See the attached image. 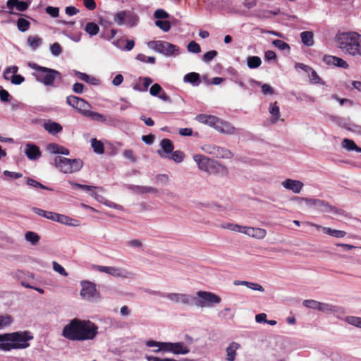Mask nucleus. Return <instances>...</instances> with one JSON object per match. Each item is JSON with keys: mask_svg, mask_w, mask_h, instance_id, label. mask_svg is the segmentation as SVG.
I'll list each match as a JSON object with an SVG mask.
<instances>
[{"mask_svg": "<svg viewBox=\"0 0 361 361\" xmlns=\"http://www.w3.org/2000/svg\"><path fill=\"white\" fill-rule=\"evenodd\" d=\"M99 327L90 320L74 318L63 328L61 336L71 341H92L99 334Z\"/></svg>", "mask_w": 361, "mask_h": 361, "instance_id": "nucleus-1", "label": "nucleus"}, {"mask_svg": "<svg viewBox=\"0 0 361 361\" xmlns=\"http://www.w3.org/2000/svg\"><path fill=\"white\" fill-rule=\"evenodd\" d=\"M336 47L344 54L361 57V35L355 32H338L334 37Z\"/></svg>", "mask_w": 361, "mask_h": 361, "instance_id": "nucleus-2", "label": "nucleus"}, {"mask_svg": "<svg viewBox=\"0 0 361 361\" xmlns=\"http://www.w3.org/2000/svg\"><path fill=\"white\" fill-rule=\"evenodd\" d=\"M28 66L35 71L32 73L35 80L47 87H56V80H61V73L54 69L41 66L34 62H29Z\"/></svg>", "mask_w": 361, "mask_h": 361, "instance_id": "nucleus-3", "label": "nucleus"}, {"mask_svg": "<svg viewBox=\"0 0 361 361\" xmlns=\"http://www.w3.org/2000/svg\"><path fill=\"white\" fill-rule=\"evenodd\" d=\"M193 160L197 164L199 169L208 173L225 174L227 173V169L224 166L202 154L193 155Z\"/></svg>", "mask_w": 361, "mask_h": 361, "instance_id": "nucleus-4", "label": "nucleus"}, {"mask_svg": "<svg viewBox=\"0 0 361 361\" xmlns=\"http://www.w3.org/2000/svg\"><path fill=\"white\" fill-rule=\"evenodd\" d=\"M192 305L200 308H212L221 302V298L212 292L199 290L196 294L192 295Z\"/></svg>", "mask_w": 361, "mask_h": 361, "instance_id": "nucleus-5", "label": "nucleus"}, {"mask_svg": "<svg viewBox=\"0 0 361 361\" xmlns=\"http://www.w3.org/2000/svg\"><path fill=\"white\" fill-rule=\"evenodd\" d=\"M147 47L166 57H175L180 54L179 47L166 41H150L147 42Z\"/></svg>", "mask_w": 361, "mask_h": 361, "instance_id": "nucleus-6", "label": "nucleus"}, {"mask_svg": "<svg viewBox=\"0 0 361 361\" xmlns=\"http://www.w3.org/2000/svg\"><path fill=\"white\" fill-rule=\"evenodd\" d=\"M54 165L63 173H71L79 171L83 166V162L80 159H71L57 156L54 159Z\"/></svg>", "mask_w": 361, "mask_h": 361, "instance_id": "nucleus-7", "label": "nucleus"}, {"mask_svg": "<svg viewBox=\"0 0 361 361\" xmlns=\"http://www.w3.org/2000/svg\"><path fill=\"white\" fill-rule=\"evenodd\" d=\"M294 200L297 201L298 204L304 202L307 207L314 208L323 212L338 213L336 207L319 199L295 197Z\"/></svg>", "mask_w": 361, "mask_h": 361, "instance_id": "nucleus-8", "label": "nucleus"}, {"mask_svg": "<svg viewBox=\"0 0 361 361\" xmlns=\"http://www.w3.org/2000/svg\"><path fill=\"white\" fill-rule=\"evenodd\" d=\"M114 21L118 25H126L128 27H135L139 22L138 16L133 11L124 10L114 15Z\"/></svg>", "mask_w": 361, "mask_h": 361, "instance_id": "nucleus-9", "label": "nucleus"}, {"mask_svg": "<svg viewBox=\"0 0 361 361\" xmlns=\"http://www.w3.org/2000/svg\"><path fill=\"white\" fill-rule=\"evenodd\" d=\"M80 285L82 288L80 295L83 300L94 301L99 298V293L95 283L89 281H82Z\"/></svg>", "mask_w": 361, "mask_h": 361, "instance_id": "nucleus-10", "label": "nucleus"}, {"mask_svg": "<svg viewBox=\"0 0 361 361\" xmlns=\"http://www.w3.org/2000/svg\"><path fill=\"white\" fill-rule=\"evenodd\" d=\"M13 349H25L30 346L29 341L33 338L29 331L11 333Z\"/></svg>", "mask_w": 361, "mask_h": 361, "instance_id": "nucleus-11", "label": "nucleus"}, {"mask_svg": "<svg viewBox=\"0 0 361 361\" xmlns=\"http://www.w3.org/2000/svg\"><path fill=\"white\" fill-rule=\"evenodd\" d=\"M159 296L166 298L170 301L185 305H192V295L178 293H159Z\"/></svg>", "mask_w": 361, "mask_h": 361, "instance_id": "nucleus-12", "label": "nucleus"}, {"mask_svg": "<svg viewBox=\"0 0 361 361\" xmlns=\"http://www.w3.org/2000/svg\"><path fill=\"white\" fill-rule=\"evenodd\" d=\"M202 149L216 158L230 159L232 157L231 151L214 145H204L202 147Z\"/></svg>", "mask_w": 361, "mask_h": 361, "instance_id": "nucleus-13", "label": "nucleus"}, {"mask_svg": "<svg viewBox=\"0 0 361 361\" xmlns=\"http://www.w3.org/2000/svg\"><path fill=\"white\" fill-rule=\"evenodd\" d=\"M167 353L174 355H186L190 352L189 348L183 342H166Z\"/></svg>", "mask_w": 361, "mask_h": 361, "instance_id": "nucleus-14", "label": "nucleus"}, {"mask_svg": "<svg viewBox=\"0 0 361 361\" xmlns=\"http://www.w3.org/2000/svg\"><path fill=\"white\" fill-rule=\"evenodd\" d=\"M216 130L221 133L227 135H240L243 131V130L235 128L229 122L223 121L222 119H220Z\"/></svg>", "mask_w": 361, "mask_h": 361, "instance_id": "nucleus-15", "label": "nucleus"}, {"mask_svg": "<svg viewBox=\"0 0 361 361\" xmlns=\"http://www.w3.org/2000/svg\"><path fill=\"white\" fill-rule=\"evenodd\" d=\"M241 233H244L254 238L263 239L267 235V231L261 228L242 226Z\"/></svg>", "mask_w": 361, "mask_h": 361, "instance_id": "nucleus-16", "label": "nucleus"}, {"mask_svg": "<svg viewBox=\"0 0 361 361\" xmlns=\"http://www.w3.org/2000/svg\"><path fill=\"white\" fill-rule=\"evenodd\" d=\"M281 185L284 188L291 190L296 194L300 193L304 186V184L300 180L290 178L283 180Z\"/></svg>", "mask_w": 361, "mask_h": 361, "instance_id": "nucleus-17", "label": "nucleus"}, {"mask_svg": "<svg viewBox=\"0 0 361 361\" xmlns=\"http://www.w3.org/2000/svg\"><path fill=\"white\" fill-rule=\"evenodd\" d=\"M72 74H73L75 76H76L79 80H82L87 84H90L91 85H100V80L90 75L85 73H82L76 70H73L72 71Z\"/></svg>", "mask_w": 361, "mask_h": 361, "instance_id": "nucleus-18", "label": "nucleus"}, {"mask_svg": "<svg viewBox=\"0 0 361 361\" xmlns=\"http://www.w3.org/2000/svg\"><path fill=\"white\" fill-rule=\"evenodd\" d=\"M240 344L232 341L230 344L226 348V361H235L237 355V350L240 348Z\"/></svg>", "mask_w": 361, "mask_h": 361, "instance_id": "nucleus-19", "label": "nucleus"}, {"mask_svg": "<svg viewBox=\"0 0 361 361\" xmlns=\"http://www.w3.org/2000/svg\"><path fill=\"white\" fill-rule=\"evenodd\" d=\"M161 149L157 151L160 157L167 158L169 154H171L173 150V145L169 139L164 138L160 142Z\"/></svg>", "mask_w": 361, "mask_h": 361, "instance_id": "nucleus-20", "label": "nucleus"}, {"mask_svg": "<svg viewBox=\"0 0 361 361\" xmlns=\"http://www.w3.org/2000/svg\"><path fill=\"white\" fill-rule=\"evenodd\" d=\"M153 82V80L149 77H140L138 82L133 85V89L137 92H147L148 87Z\"/></svg>", "mask_w": 361, "mask_h": 361, "instance_id": "nucleus-21", "label": "nucleus"}, {"mask_svg": "<svg viewBox=\"0 0 361 361\" xmlns=\"http://www.w3.org/2000/svg\"><path fill=\"white\" fill-rule=\"evenodd\" d=\"M24 153L30 160H36L41 156L39 148L37 145L30 143L25 145Z\"/></svg>", "mask_w": 361, "mask_h": 361, "instance_id": "nucleus-22", "label": "nucleus"}, {"mask_svg": "<svg viewBox=\"0 0 361 361\" xmlns=\"http://www.w3.org/2000/svg\"><path fill=\"white\" fill-rule=\"evenodd\" d=\"M13 344L11 334H0V350L10 351L13 349Z\"/></svg>", "mask_w": 361, "mask_h": 361, "instance_id": "nucleus-23", "label": "nucleus"}, {"mask_svg": "<svg viewBox=\"0 0 361 361\" xmlns=\"http://www.w3.org/2000/svg\"><path fill=\"white\" fill-rule=\"evenodd\" d=\"M44 128L51 135H55L59 133H61L63 130L62 126L56 123L55 121H52L51 120H49L46 122H44Z\"/></svg>", "mask_w": 361, "mask_h": 361, "instance_id": "nucleus-24", "label": "nucleus"}, {"mask_svg": "<svg viewBox=\"0 0 361 361\" xmlns=\"http://www.w3.org/2000/svg\"><path fill=\"white\" fill-rule=\"evenodd\" d=\"M111 276L121 279H130L133 277V274L122 267H111Z\"/></svg>", "mask_w": 361, "mask_h": 361, "instance_id": "nucleus-25", "label": "nucleus"}, {"mask_svg": "<svg viewBox=\"0 0 361 361\" xmlns=\"http://www.w3.org/2000/svg\"><path fill=\"white\" fill-rule=\"evenodd\" d=\"M145 345L149 348H154V347L157 348L153 350V352L155 353H158L160 352L167 353L166 342H160V341H153V340H149L145 342Z\"/></svg>", "mask_w": 361, "mask_h": 361, "instance_id": "nucleus-26", "label": "nucleus"}, {"mask_svg": "<svg viewBox=\"0 0 361 361\" xmlns=\"http://www.w3.org/2000/svg\"><path fill=\"white\" fill-rule=\"evenodd\" d=\"M53 221L61 223L64 225H68V226H75L78 225L75 224V222H77L76 220L73 219L66 215L60 214H57V213H55L54 218Z\"/></svg>", "mask_w": 361, "mask_h": 361, "instance_id": "nucleus-27", "label": "nucleus"}, {"mask_svg": "<svg viewBox=\"0 0 361 361\" xmlns=\"http://www.w3.org/2000/svg\"><path fill=\"white\" fill-rule=\"evenodd\" d=\"M183 81L190 83L194 87H197L200 84V74L195 72H191L185 75Z\"/></svg>", "mask_w": 361, "mask_h": 361, "instance_id": "nucleus-28", "label": "nucleus"}, {"mask_svg": "<svg viewBox=\"0 0 361 361\" xmlns=\"http://www.w3.org/2000/svg\"><path fill=\"white\" fill-rule=\"evenodd\" d=\"M47 149L49 152L55 154L68 155L70 152L67 148L60 146L55 143L49 144L47 146Z\"/></svg>", "mask_w": 361, "mask_h": 361, "instance_id": "nucleus-29", "label": "nucleus"}, {"mask_svg": "<svg viewBox=\"0 0 361 361\" xmlns=\"http://www.w3.org/2000/svg\"><path fill=\"white\" fill-rule=\"evenodd\" d=\"M128 188L137 194H144L148 192L157 193L158 192L156 188L151 186H140L131 185Z\"/></svg>", "mask_w": 361, "mask_h": 361, "instance_id": "nucleus-30", "label": "nucleus"}, {"mask_svg": "<svg viewBox=\"0 0 361 361\" xmlns=\"http://www.w3.org/2000/svg\"><path fill=\"white\" fill-rule=\"evenodd\" d=\"M341 146L343 149L348 152L355 151L357 152H361V148L357 146L353 140L348 138H345L343 140Z\"/></svg>", "mask_w": 361, "mask_h": 361, "instance_id": "nucleus-31", "label": "nucleus"}, {"mask_svg": "<svg viewBox=\"0 0 361 361\" xmlns=\"http://www.w3.org/2000/svg\"><path fill=\"white\" fill-rule=\"evenodd\" d=\"M302 44L307 47H312L314 44V35L310 31L302 32L300 35Z\"/></svg>", "mask_w": 361, "mask_h": 361, "instance_id": "nucleus-32", "label": "nucleus"}, {"mask_svg": "<svg viewBox=\"0 0 361 361\" xmlns=\"http://www.w3.org/2000/svg\"><path fill=\"white\" fill-rule=\"evenodd\" d=\"M322 231L330 236L336 238H342L346 235V232L341 230L333 229L329 227L322 228Z\"/></svg>", "mask_w": 361, "mask_h": 361, "instance_id": "nucleus-33", "label": "nucleus"}, {"mask_svg": "<svg viewBox=\"0 0 361 361\" xmlns=\"http://www.w3.org/2000/svg\"><path fill=\"white\" fill-rule=\"evenodd\" d=\"M269 111L272 116L271 121L272 123H276L280 117V109L276 102L271 103L269 104Z\"/></svg>", "mask_w": 361, "mask_h": 361, "instance_id": "nucleus-34", "label": "nucleus"}, {"mask_svg": "<svg viewBox=\"0 0 361 361\" xmlns=\"http://www.w3.org/2000/svg\"><path fill=\"white\" fill-rule=\"evenodd\" d=\"M84 30L89 35L90 37H92L99 33V27L97 23L90 22L85 25Z\"/></svg>", "mask_w": 361, "mask_h": 361, "instance_id": "nucleus-35", "label": "nucleus"}, {"mask_svg": "<svg viewBox=\"0 0 361 361\" xmlns=\"http://www.w3.org/2000/svg\"><path fill=\"white\" fill-rule=\"evenodd\" d=\"M29 47L32 50H37L42 44V39L38 36H30L27 39Z\"/></svg>", "mask_w": 361, "mask_h": 361, "instance_id": "nucleus-36", "label": "nucleus"}, {"mask_svg": "<svg viewBox=\"0 0 361 361\" xmlns=\"http://www.w3.org/2000/svg\"><path fill=\"white\" fill-rule=\"evenodd\" d=\"M262 60L257 56H250L247 58V66L250 69H255L260 66Z\"/></svg>", "mask_w": 361, "mask_h": 361, "instance_id": "nucleus-37", "label": "nucleus"}, {"mask_svg": "<svg viewBox=\"0 0 361 361\" xmlns=\"http://www.w3.org/2000/svg\"><path fill=\"white\" fill-rule=\"evenodd\" d=\"M79 104L76 109L82 116H85L86 113L92 108L91 105L84 99L80 98Z\"/></svg>", "mask_w": 361, "mask_h": 361, "instance_id": "nucleus-38", "label": "nucleus"}, {"mask_svg": "<svg viewBox=\"0 0 361 361\" xmlns=\"http://www.w3.org/2000/svg\"><path fill=\"white\" fill-rule=\"evenodd\" d=\"M250 82L251 84L261 86L262 92L264 94H273L274 93L273 87L268 84H262L261 82L255 80H250Z\"/></svg>", "mask_w": 361, "mask_h": 361, "instance_id": "nucleus-39", "label": "nucleus"}, {"mask_svg": "<svg viewBox=\"0 0 361 361\" xmlns=\"http://www.w3.org/2000/svg\"><path fill=\"white\" fill-rule=\"evenodd\" d=\"M91 146L94 153L97 154H102L104 152V145L100 140H97L96 138L91 140Z\"/></svg>", "mask_w": 361, "mask_h": 361, "instance_id": "nucleus-40", "label": "nucleus"}, {"mask_svg": "<svg viewBox=\"0 0 361 361\" xmlns=\"http://www.w3.org/2000/svg\"><path fill=\"white\" fill-rule=\"evenodd\" d=\"M32 211L34 212V213H35L36 214H37L40 216L44 217L46 219L51 220V221L54 220L55 212H47L42 209L37 208V207H33Z\"/></svg>", "mask_w": 361, "mask_h": 361, "instance_id": "nucleus-41", "label": "nucleus"}, {"mask_svg": "<svg viewBox=\"0 0 361 361\" xmlns=\"http://www.w3.org/2000/svg\"><path fill=\"white\" fill-rule=\"evenodd\" d=\"M85 117H88L93 121H99L102 123L106 122L105 116L100 113L92 111L90 109L86 113Z\"/></svg>", "mask_w": 361, "mask_h": 361, "instance_id": "nucleus-42", "label": "nucleus"}, {"mask_svg": "<svg viewBox=\"0 0 361 361\" xmlns=\"http://www.w3.org/2000/svg\"><path fill=\"white\" fill-rule=\"evenodd\" d=\"M25 239L30 242L32 245H35L39 242L40 237L39 235L33 231H27L25 234Z\"/></svg>", "mask_w": 361, "mask_h": 361, "instance_id": "nucleus-43", "label": "nucleus"}, {"mask_svg": "<svg viewBox=\"0 0 361 361\" xmlns=\"http://www.w3.org/2000/svg\"><path fill=\"white\" fill-rule=\"evenodd\" d=\"M26 183L27 185L36 188H41L43 190H53L52 188H50L46 185H44L41 183L31 178H26Z\"/></svg>", "mask_w": 361, "mask_h": 361, "instance_id": "nucleus-44", "label": "nucleus"}, {"mask_svg": "<svg viewBox=\"0 0 361 361\" xmlns=\"http://www.w3.org/2000/svg\"><path fill=\"white\" fill-rule=\"evenodd\" d=\"M344 320L348 324L361 329V317L355 316H347L344 318Z\"/></svg>", "mask_w": 361, "mask_h": 361, "instance_id": "nucleus-45", "label": "nucleus"}, {"mask_svg": "<svg viewBox=\"0 0 361 361\" xmlns=\"http://www.w3.org/2000/svg\"><path fill=\"white\" fill-rule=\"evenodd\" d=\"M320 302L315 300H305L302 302V305L307 308L319 311Z\"/></svg>", "mask_w": 361, "mask_h": 361, "instance_id": "nucleus-46", "label": "nucleus"}, {"mask_svg": "<svg viewBox=\"0 0 361 361\" xmlns=\"http://www.w3.org/2000/svg\"><path fill=\"white\" fill-rule=\"evenodd\" d=\"M30 23L27 20L23 18H18L17 21V27L20 32L27 31L30 28Z\"/></svg>", "mask_w": 361, "mask_h": 361, "instance_id": "nucleus-47", "label": "nucleus"}, {"mask_svg": "<svg viewBox=\"0 0 361 361\" xmlns=\"http://www.w3.org/2000/svg\"><path fill=\"white\" fill-rule=\"evenodd\" d=\"M68 182L73 187L78 188V189L83 190L86 191L87 192H92L93 190L96 188V187H94V186L82 185V184L75 183V182L71 181V180H68Z\"/></svg>", "mask_w": 361, "mask_h": 361, "instance_id": "nucleus-48", "label": "nucleus"}, {"mask_svg": "<svg viewBox=\"0 0 361 361\" xmlns=\"http://www.w3.org/2000/svg\"><path fill=\"white\" fill-rule=\"evenodd\" d=\"M171 155L169 157L168 156L167 158H169L176 163H180L184 159V153L180 150H176L175 152H172Z\"/></svg>", "mask_w": 361, "mask_h": 361, "instance_id": "nucleus-49", "label": "nucleus"}, {"mask_svg": "<svg viewBox=\"0 0 361 361\" xmlns=\"http://www.w3.org/2000/svg\"><path fill=\"white\" fill-rule=\"evenodd\" d=\"M331 314L338 319H341L342 317L345 314V310L343 307L334 305Z\"/></svg>", "mask_w": 361, "mask_h": 361, "instance_id": "nucleus-50", "label": "nucleus"}, {"mask_svg": "<svg viewBox=\"0 0 361 361\" xmlns=\"http://www.w3.org/2000/svg\"><path fill=\"white\" fill-rule=\"evenodd\" d=\"M155 25L164 32H169L171 29V23L168 20H157L155 21Z\"/></svg>", "mask_w": 361, "mask_h": 361, "instance_id": "nucleus-51", "label": "nucleus"}, {"mask_svg": "<svg viewBox=\"0 0 361 361\" xmlns=\"http://www.w3.org/2000/svg\"><path fill=\"white\" fill-rule=\"evenodd\" d=\"M18 71V68L16 66L7 67L4 73V77L6 80H10L11 78V74H16Z\"/></svg>", "mask_w": 361, "mask_h": 361, "instance_id": "nucleus-52", "label": "nucleus"}, {"mask_svg": "<svg viewBox=\"0 0 361 361\" xmlns=\"http://www.w3.org/2000/svg\"><path fill=\"white\" fill-rule=\"evenodd\" d=\"M80 98L74 95L68 96L66 97V104L76 110L79 104Z\"/></svg>", "mask_w": 361, "mask_h": 361, "instance_id": "nucleus-53", "label": "nucleus"}, {"mask_svg": "<svg viewBox=\"0 0 361 361\" xmlns=\"http://www.w3.org/2000/svg\"><path fill=\"white\" fill-rule=\"evenodd\" d=\"M273 45L279 49V50L284 51L288 50L289 51L290 50V46L286 42L281 40V39H274L272 42Z\"/></svg>", "mask_w": 361, "mask_h": 361, "instance_id": "nucleus-54", "label": "nucleus"}, {"mask_svg": "<svg viewBox=\"0 0 361 361\" xmlns=\"http://www.w3.org/2000/svg\"><path fill=\"white\" fill-rule=\"evenodd\" d=\"M307 73L308 74L310 80L312 83H314V84L322 83L321 78H319V76L317 75V72L312 68H311V71H309Z\"/></svg>", "mask_w": 361, "mask_h": 361, "instance_id": "nucleus-55", "label": "nucleus"}, {"mask_svg": "<svg viewBox=\"0 0 361 361\" xmlns=\"http://www.w3.org/2000/svg\"><path fill=\"white\" fill-rule=\"evenodd\" d=\"M136 59L143 63L154 64L156 61L154 56H147L145 54H139L136 56Z\"/></svg>", "mask_w": 361, "mask_h": 361, "instance_id": "nucleus-56", "label": "nucleus"}, {"mask_svg": "<svg viewBox=\"0 0 361 361\" xmlns=\"http://www.w3.org/2000/svg\"><path fill=\"white\" fill-rule=\"evenodd\" d=\"M221 227L223 228H225V229H228L232 231L238 232V233H241V230H242V226H240L238 224H231V223L223 224L221 226Z\"/></svg>", "mask_w": 361, "mask_h": 361, "instance_id": "nucleus-57", "label": "nucleus"}, {"mask_svg": "<svg viewBox=\"0 0 361 361\" xmlns=\"http://www.w3.org/2000/svg\"><path fill=\"white\" fill-rule=\"evenodd\" d=\"M217 54L215 50L207 51L202 56V60L205 63H209L217 56Z\"/></svg>", "mask_w": 361, "mask_h": 361, "instance_id": "nucleus-58", "label": "nucleus"}, {"mask_svg": "<svg viewBox=\"0 0 361 361\" xmlns=\"http://www.w3.org/2000/svg\"><path fill=\"white\" fill-rule=\"evenodd\" d=\"M188 51L191 53L198 54L201 51L200 46L195 41L190 42L187 47Z\"/></svg>", "mask_w": 361, "mask_h": 361, "instance_id": "nucleus-59", "label": "nucleus"}, {"mask_svg": "<svg viewBox=\"0 0 361 361\" xmlns=\"http://www.w3.org/2000/svg\"><path fill=\"white\" fill-rule=\"evenodd\" d=\"M12 318L9 315H0V329L12 323Z\"/></svg>", "mask_w": 361, "mask_h": 361, "instance_id": "nucleus-60", "label": "nucleus"}, {"mask_svg": "<svg viewBox=\"0 0 361 361\" xmlns=\"http://www.w3.org/2000/svg\"><path fill=\"white\" fill-rule=\"evenodd\" d=\"M333 305H334L330 303L321 302L319 311L324 314H331Z\"/></svg>", "mask_w": 361, "mask_h": 361, "instance_id": "nucleus-61", "label": "nucleus"}, {"mask_svg": "<svg viewBox=\"0 0 361 361\" xmlns=\"http://www.w3.org/2000/svg\"><path fill=\"white\" fill-rule=\"evenodd\" d=\"M163 89L160 85L155 83L152 85L149 90V93L153 97H158L159 94L162 92Z\"/></svg>", "mask_w": 361, "mask_h": 361, "instance_id": "nucleus-62", "label": "nucleus"}, {"mask_svg": "<svg viewBox=\"0 0 361 361\" xmlns=\"http://www.w3.org/2000/svg\"><path fill=\"white\" fill-rule=\"evenodd\" d=\"M52 265H53V269L56 272L59 273V274H61V276H68V273L66 272L65 269L60 264H59L56 262H53Z\"/></svg>", "mask_w": 361, "mask_h": 361, "instance_id": "nucleus-63", "label": "nucleus"}, {"mask_svg": "<svg viewBox=\"0 0 361 361\" xmlns=\"http://www.w3.org/2000/svg\"><path fill=\"white\" fill-rule=\"evenodd\" d=\"M50 52L54 56H59L62 52V49L60 44L57 42H55L53 44H51L50 47Z\"/></svg>", "mask_w": 361, "mask_h": 361, "instance_id": "nucleus-64", "label": "nucleus"}]
</instances>
